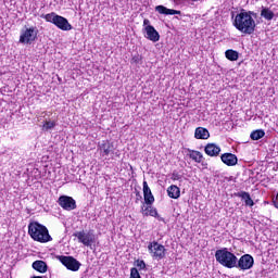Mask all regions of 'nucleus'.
<instances>
[{"mask_svg": "<svg viewBox=\"0 0 278 278\" xmlns=\"http://www.w3.org/2000/svg\"><path fill=\"white\" fill-rule=\"evenodd\" d=\"M194 138L197 140H207L210 138V130H207V128L198 127L195 128Z\"/></svg>", "mask_w": 278, "mask_h": 278, "instance_id": "18", "label": "nucleus"}, {"mask_svg": "<svg viewBox=\"0 0 278 278\" xmlns=\"http://www.w3.org/2000/svg\"><path fill=\"white\" fill-rule=\"evenodd\" d=\"M141 212L144 216H153L154 218H157V208L151 206V204H148L146 206L144 204L141 206Z\"/></svg>", "mask_w": 278, "mask_h": 278, "instance_id": "19", "label": "nucleus"}, {"mask_svg": "<svg viewBox=\"0 0 278 278\" xmlns=\"http://www.w3.org/2000/svg\"><path fill=\"white\" fill-rule=\"evenodd\" d=\"M256 17L257 13L242 10L235 16L232 25L238 29V31H241V34L251 35L255 31L256 24L254 18Z\"/></svg>", "mask_w": 278, "mask_h": 278, "instance_id": "1", "label": "nucleus"}, {"mask_svg": "<svg viewBox=\"0 0 278 278\" xmlns=\"http://www.w3.org/2000/svg\"><path fill=\"white\" fill-rule=\"evenodd\" d=\"M28 233L36 242L45 243L53 240L49 235V229L38 222H33L28 225Z\"/></svg>", "mask_w": 278, "mask_h": 278, "instance_id": "2", "label": "nucleus"}, {"mask_svg": "<svg viewBox=\"0 0 278 278\" xmlns=\"http://www.w3.org/2000/svg\"><path fill=\"white\" fill-rule=\"evenodd\" d=\"M144 31V38L148 40H151V42H160V33L155 30V27L153 26H148L146 27Z\"/></svg>", "mask_w": 278, "mask_h": 278, "instance_id": "12", "label": "nucleus"}, {"mask_svg": "<svg viewBox=\"0 0 278 278\" xmlns=\"http://www.w3.org/2000/svg\"><path fill=\"white\" fill-rule=\"evenodd\" d=\"M130 278H141L140 273L138 271V268L132 267L130 269Z\"/></svg>", "mask_w": 278, "mask_h": 278, "instance_id": "27", "label": "nucleus"}, {"mask_svg": "<svg viewBox=\"0 0 278 278\" xmlns=\"http://www.w3.org/2000/svg\"><path fill=\"white\" fill-rule=\"evenodd\" d=\"M136 266H137V268H139L140 270H144V268H147V264L144 263V261H140V260H138V261L136 262Z\"/></svg>", "mask_w": 278, "mask_h": 278, "instance_id": "29", "label": "nucleus"}, {"mask_svg": "<svg viewBox=\"0 0 278 278\" xmlns=\"http://www.w3.org/2000/svg\"><path fill=\"white\" fill-rule=\"evenodd\" d=\"M140 62H142V56L139 54H136L131 58V64H140Z\"/></svg>", "mask_w": 278, "mask_h": 278, "instance_id": "28", "label": "nucleus"}, {"mask_svg": "<svg viewBox=\"0 0 278 278\" xmlns=\"http://www.w3.org/2000/svg\"><path fill=\"white\" fill-rule=\"evenodd\" d=\"M235 197L242 199L248 207H253V205H255V202H253V199H251V194H249L247 191L237 192L235 193Z\"/></svg>", "mask_w": 278, "mask_h": 278, "instance_id": "16", "label": "nucleus"}, {"mask_svg": "<svg viewBox=\"0 0 278 278\" xmlns=\"http://www.w3.org/2000/svg\"><path fill=\"white\" fill-rule=\"evenodd\" d=\"M41 18H45L47 23H52V25H55V27L62 29V31H71V29H73V25L68 23V20L62 15H58L55 12L41 15Z\"/></svg>", "mask_w": 278, "mask_h": 278, "instance_id": "4", "label": "nucleus"}, {"mask_svg": "<svg viewBox=\"0 0 278 278\" xmlns=\"http://www.w3.org/2000/svg\"><path fill=\"white\" fill-rule=\"evenodd\" d=\"M73 236L74 238H77L78 242L84 244V247H92V244L96 242L94 233L92 231H76Z\"/></svg>", "mask_w": 278, "mask_h": 278, "instance_id": "8", "label": "nucleus"}, {"mask_svg": "<svg viewBox=\"0 0 278 278\" xmlns=\"http://www.w3.org/2000/svg\"><path fill=\"white\" fill-rule=\"evenodd\" d=\"M220 159L222 162L226 164V166H236V164H238V156L232 153H224Z\"/></svg>", "mask_w": 278, "mask_h": 278, "instance_id": "15", "label": "nucleus"}, {"mask_svg": "<svg viewBox=\"0 0 278 278\" xmlns=\"http://www.w3.org/2000/svg\"><path fill=\"white\" fill-rule=\"evenodd\" d=\"M189 157L191 160H194L197 164H201L203 162V154L200 151L197 150H188Z\"/></svg>", "mask_w": 278, "mask_h": 278, "instance_id": "22", "label": "nucleus"}, {"mask_svg": "<svg viewBox=\"0 0 278 278\" xmlns=\"http://www.w3.org/2000/svg\"><path fill=\"white\" fill-rule=\"evenodd\" d=\"M192 1H199V0H192Z\"/></svg>", "mask_w": 278, "mask_h": 278, "instance_id": "34", "label": "nucleus"}, {"mask_svg": "<svg viewBox=\"0 0 278 278\" xmlns=\"http://www.w3.org/2000/svg\"><path fill=\"white\" fill-rule=\"evenodd\" d=\"M58 126L56 119H46V122L42 125V131H51V129H54Z\"/></svg>", "mask_w": 278, "mask_h": 278, "instance_id": "24", "label": "nucleus"}, {"mask_svg": "<svg viewBox=\"0 0 278 278\" xmlns=\"http://www.w3.org/2000/svg\"><path fill=\"white\" fill-rule=\"evenodd\" d=\"M36 38H38V29L29 27L21 31L20 42L22 45H31Z\"/></svg>", "mask_w": 278, "mask_h": 278, "instance_id": "7", "label": "nucleus"}, {"mask_svg": "<svg viewBox=\"0 0 278 278\" xmlns=\"http://www.w3.org/2000/svg\"><path fill=\"white\" fill-rule=\"evenodd\" d=\"M261 16L265 18V21H273V18H275V13L268 8H263L261 11Z\"/></svg>", "mask_w": 278, "mask_h": 278, "instance_id": "25", "label": "nucleus"}, {"mask_svg": "<svg viewBox=\"0 0 278 278\" xmlns=\"http://www.w3.org/2000/svg\"><path fill=\"white\" fill-rule=\"evenodd\" d=\"M155 12H159V14H165L166 16L170 15H175V14H181V11L178 10H174V9H168L164 5H156L155 7Z\"/></svg>", "mask_w": 278, "mask_h": 278, "instance_id": "17", "label": "nucleus"}, {"mask_svg": "<svg viewBox=\"0 0 278 278\" xmlns=\"http://www.w3.org/2000/svg\"><path fill=\"white\" fill-rule=\"evenodd\" d=\"M232 18H233V13H232Z\"/></svg>", "mask_w": 278, "mask_h": 278, "instance_id": "35", "label": "nucleus"}, {"mask_svg": "<svg viewBox=\"0 0 278 278\" xmlns=\"http://www.w3.org/2000/svg\"><path fill=\"white\" fill-rule=\"evenodd\" d=\"M204 152L206 155H210V157H217V155H220V147L216 143H208L205 146Z\"/></svg>", "mask_w": 278, "mask_h": 278, "instance_id": "14", "label": "nucleus"}, {"mask_svg": "<svg viewBox=\"0 0 278 278\" xmlns=\"http://www.w3.org/2000/svg\"><path fill=\"white\" fill-rule=\"evenodd\" d=\"M173 179H174V180L181 179V176H179V174L174 173V174H173Z\"/></svg>", "mask_w": 278, "mask_h": 278, "instance_id": "31", "label": "nucleus"}, {"mask_svg": "<svg viewBox=\"0 0 278 278\" xmlns=\"http://www.w3.org/2000/svg\"><path fill=\"white\" fill-rule=\"evenodd\" d=\"M266 136V132L263 129H257L251 132L250 138L252 140H262Z\"/></svg>", "mask_w": 278, "mask_h": 278, "instance_id": "26", "label": "nucleus"}, {"mask_svg": "<svg viewBox=\"0 0 278 278\" xmlns=\"http://www.w3.org/2000/svg\"><path fill=\"white\" fill-rule=\"evenodd\" d=\"M253 264H255V260L251 254H244L239 260L237 258L235 268H239V270H251Z\"/></svg>", "mask_w": 278, "mask_h": 278, "instance_id": "9", "label": "nucleus"}, {"mask_svg": "<svg viewBox=\"0 0 278 278\" xmlns=\"http://www.w3.org/2000/svg\"><path fill=\"white\" fill-rule=\"evenodd\" d=\"M143 199L146 205H152V203H155V197H153L151 188H149V184H147V181H143Z\"/></svg>", "mask_w": 278, "mask_h": 278, "instance_id": "13", "label": "nucleus"}, {"mask_svg": "<svg viewBox=\"0 0 278 278\" xmlns=\"http://www.w3.org/2000/svg\"><path fill=\"white\" fill-rule=\"evenodd\" d=\"M58 260L65 266V268H67V270H72V273H77V270L81 268V263L73 256L61 255L58 256Z\"/></svg>", "mask_w": 278, "mask_h": 278, "instance_id": "6", "label": "nucleus"}, {"mask_svg": "<svg viewBox=\"0 0 278 278\" xmlns=\"http://www.w3.org/2000/svg\"><path fill=\"white\" fill-rule=\"evenodd\" d=\"M137 197H139L137 198V201H140V199H142V195H140V193H137Z\"/></svg>", "mask_w": 278, "mask_h": 278, "instance_id": "32", "label": "nucleus"}, {"mask_svg": "<svg viewBox=\"0 0 278 278\" xmlns=\"http://www.w3.org/2000/svg\"><path fill=\"white\" fill-rule=\"evenodd\" d=\"M30 278H47V277H43V276H33Z\"/></svg>", "mask_w": 278, "mask_h": 278, "instance_id": "33", "label": "nucleus"}, {"mask_svg": "<svg viewBox=\"0 0 278 278\" xmlns=\"http://www.w3.org/2000/svg\"><path fill=\"white\" fill-rule=\"evenodd\" d=\"M148 250L154 260H164V257H166V248L157 241L150 242Z\"/></svg>", "mask_w": 278, "mask_h": 278, "instance_id": "5", "label": "nucleus"}, {"mask_svg": "<svg viewBox=\"0 0 278 278\" xmlns=\"http://www.w3.org/2000/svg\"><path fill=\"white\" fill-rule=\"evenodd\" d=\"M225 55L230 62H238V59L240 58V53L232 49L226 50Z\"/></svg>", "mask_w": 278, "mask_h": 278, "instance_id": "23", "label": "nucleus"}, {"mask_svg": "<svg viewBox=\"0 0 278 278\" xmlns=\"http://www.w3.org/2000/svg\"><path fill=\"white\" fill-rule=\"evenodd\" d=\"M167 195L169 199H179L181 197V190L176 185H172L167 188Z\"/></svg>", "mask_w": 278, "mask_h": 278, "instance_id": "20", "label": "nucleus"}, {"mask_svg": "<svg viewBox=\"0 0 278 278\" xmlns=\"http://www.w3.org/2000/svg\"><path fill=\"white\" fill-rule=\"evenodd\" d=\"M147 27H153V26L151 25V21L146 18L143 20V31L147 30Z\"/></svg>", "mask_w": 278, "mask_h": 278, "instance_id": "30", "label": "nucleus"}, {"mask_svg": "<svg viewBox=\"0 0 278 278\" xmlns=\"http://www.w3.org/2000/svg\"><path fill=\"white\" fill-rule=\"evenodd\" d=\"M58 203L63 210H66V212H73V210H77V202L72 197L61 195Z\"/></svg>", "mask_w": 278, "mask_h": 278, "instance_id": "10", "label": "nucleus"}, {"mask_svg": "<svg viewBox=\"0 0 278 278\" xmlns=\"http://www.w3.org/2000/svg\"><path fill=\"white\" fill-rule=\"evenodd\" d=\"M34 270H37V273H47V263L45 261H35L33 263Z\"/></svg>", "mask_w": 278, "mask_h": 278, "instance_id": "21", "label": "nucleus"}, {"mask_svg": "<svg viewBox=\"0 0 278 278\" xmlns=\"http://www.w3.org/2000/svg\"><path fill=\"white\" fill-rule=\"evenodd\" d=\"M215 258L216 262H218V264H220L225 268H236V263L238 261V256L229 252V249L227 248L217 250L215 252Z\"/></svg>", "mask_w": 278, "mask_h": 278, "instance_id": "3", "label": "nucleus"}, {"mask_svg": "<svg viewBox=\"0 0 278 278\" xmlns=\"http://www.w3.org/2000/svg\"><path fill=\"white\" fill-rule=\"evenodd\" d=\"M98 150L100 151V155L102 157H108L110 153H114V143L109 140H102L98 143Z\"/></svg>", "mask_w": 278, "mask_h": 278, "instance_id": "11", "label": "nucleus"}]
</instances>
